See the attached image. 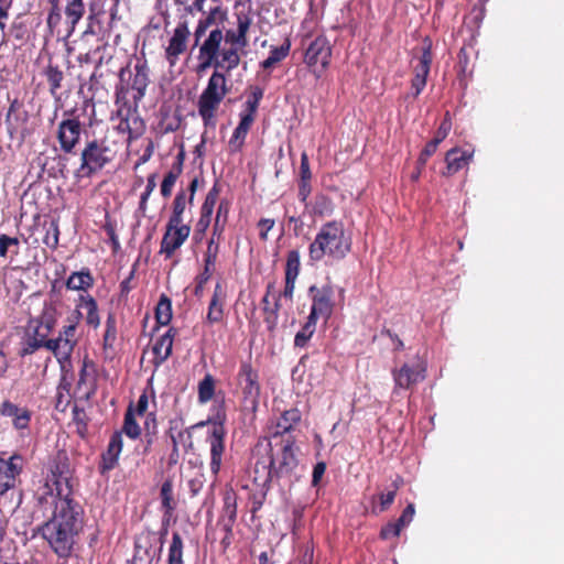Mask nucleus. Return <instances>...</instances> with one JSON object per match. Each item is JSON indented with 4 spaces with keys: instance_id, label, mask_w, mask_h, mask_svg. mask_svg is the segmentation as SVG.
<instances>
[{
    "instance_id": "39",
    "label": "nucleus",
    "mask_w": 564,
    "mask_h": 564,
    "mask_svg": "<svg viewBox=\"0 0 564 564\" xmlns=\"http://www.w3.org/2000/svg\"><path fill=\"white\" fill-rule=\"evenodd\" d=\"M315 325L316 321L310 319V317H307V322L294 338V345L296 347H304L306 345V343L315 332Z\"/></svg>"
},
{
    "instance_id": "1",
    "label": "nucleus",
    "mask_w": 564,
    "mask_h": 564,
    "mask_svg": "<svg viewBox=\"0 0 564 564\" xmlns=\"http://www.w3.org/2000/svg\"><path fill=\"white\" fill-rule=\"evenodd\" d=\"M84 528L83 509L74 500H62L56 510L37 532L47 542L52 551L62 558H68L77 544Z\"/></svg>"
},
{
    "instance_id": "18",
    "label": "nucleus",
    "mask_w": 564,
    "mask_h": 564,
    "mask_svg": "<svg viewBox=\"0 0 564 564\" xmlns=\"http://www.w3.org/2000/svg\"><path fill=\"white\" fill-rule=\"evenodd\" d=\"M0 414L12 420V425L17 430L29 427L31 421V412L26 408H20L11 401H3L0 406Z\"/></svg>"
},
{
    "instance_id": "41",
    "label": "nucleus",
    "mask_w": 564,
    "mask_h": 564,
    "mask_svg": "<svg viewBox=\"0 0 564 564\" xmlns=\"http://www.w3.org/2000/svg\"><path fill=\"white\" fill-rule=\"evenodd\" d=\"M45 75L50 84V90L54 95L57 89L61 88V83L64 77L63 72L59 70L56 66L48 65Z\"/></svg>"
},
{
    "instance_id": "4",
    "label": "nucleus",
    "mask_w": 564,
    "mask_h": 564,
    "mask_svg": "<svg viewBox=\"0 0 564 564\" xmlns=\"http://www.w3.org/2000/svg\"><path fill=\"white\" fill-rule=\"evenodd\" d=\"M113 152L97 139L86 142L80 152V165L76 171L77 177H90L113 160Z\"/></svg>"
},
{
    "instance_id": "21",
    "label": "nucleus",
    "mask_w": 564,
    "mask_h": 564,
    "mask_svg": "<svg viewBox=\"0 0 564 564\" xmlns=\"http://www.w3.org/2000/svg\"><path fill=\"white\" fill-rule=\"evenodd\" d=\"M122 446L121 433H115L110 438L107 451L102 454V471L110 470L117 465Z\"/></svg>"
},
{
    "instance_id": "29",
    "label": "nucleus",
    "mask_w": 564,
    "mask_h": 564,
    "mask_svg": "<svg viewBox=\"0 0 564 564\" xmlns=\"http://www.w3.org/2000/svg\"><path fill=\"white\" fill-rule=\"evenodd\" d=\"M162 509L165 517H171L176 509V500L173 496V481L171 478L164 480L160 490Z\"/></svg>"
},
{
    "instance_id": "44",
    "label": "nucleus",
    "mask_w": 564,
    "mask_h": 564,
    "mask_svg": "<svg viewBox=\"0 0 564 564\" xmlns=\"http://www.w3.org/2000/svg\"><path fill=\"white\" fill-rule=\"evenodd\" d=\"M116 322L112 316H109L106 321V332L104 335V343L106 347H111L116 340Z\"/></svg>"
},
{
    "instance_id": "56",
    "label": "nucleus",
    "mask_w": 564,
    "mask_h": 564,
    "mask_svg": "<svg viewBox=\"0 0 564 564\" xmlns=\"http://www.w3.org/2000/svg\"><path fill=\"white\" fill-rule=\"evenodd\" d=\"M198 59L200 61V63L197 66V73L205 72L206 69H208L212 66H214L216 68V58L210 57V56H200V54H199Z\"/></svg>"
},
{
    "instance_id": "23",
    "label": "nucleus",
    "mask_w": 564,
    "mask_h": 564,
    "mask_svg": "<svg viewBox=\"0 0 564 564\" xmlns=\"http://www.w3.org/2000/svg\"><path fill=\"white\" fill-rule=\"evenodd\" d=\"M224 40V34L220 29H214L209 32L208 36L199 47L200 56H210L216 58L220 53V44Z\"/></svg>"
},
{
    "instance_id": "5",
    "label": "nucleus",
    "mask_w": 564,
    "mask_h": 564,
    "mask_svg": "<svg viewBox=\"0 0 564 564\" xmlns=\"http://www.w3.org/2000/svg\"><path fill=\"white\" fill-rule=\"evenodd\" d=\"M253 457L256 459L253 464V481L258 486L265 488L273 477H276L272 442L265 438L259 441L254 446Z\"/></svg>"
},
{
    "instance_id": "7",
    "label": "nucleus",
    "mask_w": 564,
    "mask_h": 564,
    "mask_svg": "<svg viewBox=\"0 0 564 564\" xmlns=\"http://www.w3.org/2000/svg\"><path fill=\"white\" fill-rule=\"evenodd\" d=\"M274 446L276 448V452L273 453L276 477L290 475L299 464V449L295 447L294 438L292 436L280 438L279 442H275Z\"/></svg>"
},
{
    "instance_id": "17",
    "label": "nucleus",
    "mask_w": 564,
    "mask_h": 564,
    "mask_svg": "<svg viewBox=\"0 0 564 564\" xmlns=\"http://www.w3.org/2000/svg\"><path fill=\"white\" fill-rule=\"evenodd\" d=\"M432 59L431 44H427L423 47L422 55L419 57L417 64L414 66L413 70L412 89L414 97H417L426 85Z\"/></svg>"
},
{
    "instance_id": "59",
    "label": "nucleus",
    "mask_w": 564,
    "mask_h": 564,
    "mask_svg": "<svg viewBox=\"0 0 564 564\" xmlns=\"http://www.w3.org/2000/svg\"><path fill=\"white\" fill-rule=\"evenodd\" d=\"M148 409V397L145 394L140 395L135 409H132L134 416H143Z\"/></svg>"
},
{
    "instance_id": "35",
    "label": "nucleus",
    "mask_w": 564,
    "mask_h": 564,
    "mask_svg": "<svg viewBox=\"0 0 564 564\" xmlns=\"http://www.w3.org/2000/svg\"><path fill=\"white\" fill-rule=\"evenodd\" d=\"M186 203H187V198H186L185 192L184 191L178 192L173 202V214L170 217L169 223H171L174 226L184 225L182 216L186 208Z\"/></svg>"
},
{
    "instance_id": "55",
    "label": "nucleus",
    "mask_w": 564,
    "mask_h": 564,
    "mask_svg": "<svg viewBox=\"0 0 564 564\" xmlns=\"http://www.w3.org/2000/svg\"><path fill=\"white\" fill-rule=\"evenodd\" d=\"M253 121H254V116H252L251 112H245V113L241 115L238 128L240 130H242V131H246L248 133V131L250 130Z\"/></svg>"
},
{
    "instance_id": "27",
    "label": "nucleus",
    "mask_w": 564,
    "mask_h": 564,
    "mask_svg": "<svg viewBox=\"0 0 564 564\" xmlns=\"http://www.w3.org/2000/svg\"><path fill=\"white\" fill-rule=\"evenodd\" d=\"M172 329L162 335L153 346V354L155 355L156 364L164 362L172 352L173 335Z\"/></svg>"
},
{
    "instance_id": "14",
    "label": "nucleus",
    "mask_w": 564,
    "mask_h": 564,
    "mask_svg": "<svg viewBox=\"0 0 564 564\" xmlns=\"http://www.w3.org/2000/svg\"><path fill=\"white\" fill-rule=\"evenodd\" d=\"M424 372L425 367L421 362L413 366L404 364L401 368L393 369L394 392H397L398 389H410L413 384L422 381L425 377Z\"/></svg>"
},
{
    "instance_id": "43",
    "label": "nucleus",
    "mask_w": 564,
    "mask_h": 564,
    "mask_svg": "<svg viewBox=\"0 0 564 564\" xmlns=\"http://www.w3.org/2000/svg\"><path fill=\"white\" fill-rule=\"evenodd\" d=\"M218 197V189L216 187H213L208 194L206 195L205 202L202 206V214L205 217H210L215 207V204L217 202Z\"/></svg>"
},
{
    "instance_id": "51",
    "label": "nucleus",
    "mask_w": 564,
    "mask_h": 564,
    "mask_svg": "<svg viewBox=\"0 0 564 564\" xmlns=\"http://www.w3.org/2000/svg\"><path fill=\"white\" fill-rule=\"evenodd\" d=\"M258 226L260 228V238L262 240H267L268 239V232L274 226V220L273 219H269V218H263V219H261L259 221Z\"/></svg>"
},
{
    "instance_id": "61",
    "label": "nucleus",
    "mask_w": 564,
    "mask_h": 564,
    "mask_svg": "<svg viewBox=\"0 0 564 564\" xmlns=\"http://www.w3.org/2000/svg\"><path fill=\"white\" fill-rule=\"evenodd\" d=\"M394 498H395V490L389 491L387 494H382L380 496L381 510H386L393 502Z\"/></svg>"
},
{
    "instance_id": "48",
    "label": "nucleus",
    "mask_w": 564,
    "mask_h": 564,
    "mask_svg": "<svg viewBox=\"0 0 564 564\" xmlns=\"http://www.w3.org/2000/svg\"><path fill=\"white\" fill-rule=\"evenodd\" d=\"M300 173H301V181L308 182L311 180V170H310V163L308 158L305 152L301 155V166H300Z\"/></svg>"
},
{
    "instance_id": "20",
    "label": "nucleus",
    "mask_w": 564,
    "mask_h": 564,
    "mask_svg": "<svg viewBox=\"0 0 564 564\" xmlns=\"http://www.w3.org/2000/svg\"><path fill=\"white\" fill-rule=\"evenodd\" d=\"M473 159V153H468L466 151H462L459 148H453L446 152L445 162H446V171L443 172L444 175H453L460 171L463 167L468 165V163Z\"/></svg>"
},
{
    "instance_id": "46",
    "label": "nucleus",
    "mask_w": 564,
    "mask_h": 564,
    "mask_svg": "<svg viewBox=\"0 0 564 564\" xmlns=\"http://www.w3.org/2000/svg\"><path fill=\"white\" fill-rule=\"evenodd\" d=\"M58 235L59 231L57 225L55 223H52L46 231V236L44 237L43 242L51 248H56V246L58 245Z\"/></svg>"
},
{
    "instance_id": "12",
    "label": "nucleus",
    "mask_w": 564,
    "mask_h": 564,
    "mask_svg": "<svg viewBox=\"0 0 564 564\" xmlns=\"http://www.w3.org/2000/svg\"><path fill=\"white\" fill-rule=\"evenodd\" d=\"M310 292L314 294L312 310L308 315L310 319H327L333 312V290L329 286H324L322 289L311 286Z\"/></svg>"
},
{
    "instance_id": "2",
    "label": "nucleus",
    "mask_w": 564,
    "mask_h": 564,
    "mask_svg": "<svg viewBox=\"0 0 564 564\" xmlns=\"http://www.w3.org/2000/svg\"><path fill=\"white\" fill-rule=\"evenodd\" d=\"M351 239L346 235L343 223L328 221L318 230L315 239L310 245L308 256L311 261L318 262L325 257L340 260L350 251Z\"/></svg>"
},
{
    "instance_id": "50",
    "label": "nucleus",
    "mask_w": 564,
    "mask_h": 564,
    "mask_svg": "<svg viewBox=\"0 0 564 564\" xmlns=\"http://www.w3.org/2000/svg\"><path fill=\"white\" fill-rule=\"evenodd\" d=\"M226 42L231 43L232 45H238L239 47H245L248 45L247 37H238L237 31H227Z\"/></svg>"
},
{
    "instance_id": "10",
    "label": "nucleus",
    "mask_w": 564,
    "mask_h": 564,
    "mask_svg": "<svg viewBox=\"0 0 564 564\" xmlns=\"http://www.w3.org/2000/svg\"><path fill=\"white\" fill-rule=\"evenodd\" d=\"M35 498L37 505L43 509V511H54L56 510V505H58L62 500H73L69 498L68 492L64 494L63 488L56 489L54 482H51L48 479L39 487L35 492Z\"/></svg>"
},
{
    "instance_id": "38",
    "label": "nucleus",
    "mask_w": 564,
    "mask_h": 564,
    "mask_svg": "<svg viewBox=\"0 0 564 564\" xmlns=\"http://www.w3.org/2000/svg\"><path fill=\"white\" fill-rule=\"evenodd\" d=\"M122 431L127 436L133 440L138 438L141 434V429L138 422L135 421L134 412L132 411L131 406L128 409L126 413Z\"/></svg>"
},
{
    "instance_id": "31",
    "label": "nucleus",
    "mask_w": 564,
    "mask_h": 564,
    "mask_svg": "<svg viewBox=\"0 0 564 564\" xmlns=\"http://www.w3.org/2000/svg\"><path fill=\"white\" fill-rule=\"evenodd\" d=\"M66 19L70 24V28L74 29L79 20L85 14V4L83 0H66V6L64 9Z\"/></svg>"
},
{
    "instance_id": "25",
    "label": "nucleus",
    "mask_w": 564,
    "mask_h": 564,
    "mask_svg": "<svg viewBox=\"0 0 564 564\" xmlns=\"http://www.w3.org/2000/svg\"><path fill=\"white\" fill-rule=\"evenodd\" d=\"M301 412L296 408L284 411L278 420V431L273 435V438L276 440L280 434L292 431L294 426L301 422Z\"/></svg>"
},
{
    "instance_id": "16",
    "label": "nucleus",
    "mask_w": 564,
    "mask_h": 564,
    "mask_svg": "<svg viewBox=\"0 0 564 564\" xmlns=\"http://www.w3.org/2000/svg\"><path fill=\"white\" fill-rule=\"evenodd\" d=\"M332 50L328 41L324 36L316 37L305 52V63L311 67L321 66L325 69L330 59Z\"/></svg>"
},
{
    "instance_id": "22",
    "label": "nucleus",
    "mask_w": 564,
    "mask_h": 564,
    "mask_svg": "<svg viewBox=\"0 0 564 564\" xmlns=\"http://www.w3.org/2000/svg\"><path fill=\"white\" fill-rule=\"evenodd\" d=\"M66 460L65 455H58L51 466V477H47V479L54 482L56 489H58V487L62 488L63 485H65L67 489L69 487V470Z\"/></svg>"
},
{
    "instance_id": "9",
    "label": "nucleus",
    "mask_w": 564,
    "mask_h": 564,
    "mask_svg": "<svg viewBox=\"0 0 564 564\" xmlns=\"http://www.w3.org/2000/svg\"><path fill=\"white\" fill-rule=\"evenodd\" d=\"M82 123L77 118L62 120L58 123L57 140L62 151L72 153L79 143Z\"/></svg>"
},
{
    "instance_id": "53",
    "label": "nucleus",
    "mask_w": 564,
    "mask_h": 564,
    "mask_svg": "<svg viewBox=\"0 0 564 564\" xmlns=\"http://www.w3.org/2000/svg\"><path fill=\"white\" fill-rule=\"evenodd\" d=\"M62 14H61V8L59 7H52L48 17H47V24L50 28H55L61 22Z\"/></svg>"
},
{
    "instance_id": "28",
    "label": "nucleus",
    "mask_w": 564,
    "mask_h": 564,
    "mask_svg": "<svg viewBox=\"0 0 564 564\" xmlns=\"http://www.w3.org/2000/svg\"><path fill=\"white\" fill-rule=\"evenodd\" d=\"M78 307V314H82V311L86 313V323L97 328L100 324V318L96 301L91 296H82Z\"/></svg>"
},
{
    "instance_id": "40",
    "label": "nucleus",
    "mask_w": 564,
    "mask_h": 564,
    "mask_svg": "<svg viewBox=\"0 0 564 564\" xmlns=\"http://www.w3.org/2000/svg\"><path fill=\"white\" fill-rule=\"evenodd\" d=\"M300 265V252L297 250H291L288 253L285 278L297 279Z\"/></svg>"
},
{
    "instance_id": "58",
    "label": "nucleus",
    "mask_w": 564,
    "mask_h": 564,
    "mask_svg": "<svg viewBox=\"0 0 564 564\" xmlns=\"http://www.w3.org/2000/svg\"><path fill=\"white\" fill-rule=\"evenodd\" d=\"M326 465L325 463L321 462L317 463L313 469V479L312 484L314 486L318 485L319 480L322 479L323 475L325 474Z\"/></svg>"
},
{
    "instance_id": "26",
    "label": "nucleus",
    "mask_w": 564,
    "mask_h": 564,
    "mask_svg": "<svg viewBox=\"0 0 564 564\" xmlns=\"http://www.w3.org/2000/svg\"><path fill=\"white\" fill-rule=\"evenodd\" d=\"M240 63V56L237 48L229 47L220 51L219 56L216 57V70L224 69L226 73L235 69Z\"/></svg>"
},
{
    "instance_id": "63",
    "label": "nucleus",
    "mask_w": 564,
    "mask_h": 564,
    "mask_svg": "<svg viewBox=\"0 0 564 564\" xmlns=\"http://www.w3.org/2000/svg\"><path fill=\"white\" fill-rule=\"evenodd\" d=\"M295 281L296 279L285 278V288L283 292V296L288 299H292L294 288H295Z\"/></svg>"
},
{
    "instance_id": "54",
    "label": "nucleus",
    "mask_w": 564,
    "mask_h": 564,
    "mask_svg": "<svg viewBox=\"0 0 564 564\" xmlns=\"http://www.w3.org/2000/svg\"><path fill=\"white\" fill-rule=\"evenodd\" d=\"M155 187H156V175L155 174H151V175L148 176V182H147L145 191H144V193L141 196V202L142 203H144L149 198V196L155 189Z\"/></svg>"
},
{
    "instance_id": "11",
    "label": "nucleus",
    "mask_w": 564,
    "mask_h": 564,
    "mask_svg": "<svg viewBox=\"0 0 564 564\" xmlns=\"http://www.w3.org/2000/svg\"><path fill=\"white\" fill-rule=\"evenodd\" d=\"M189 35L191 32L186 22L178 23L174 29L173 35L165 48V57L170 66H174L177 63L180 55L186 51Z\"/></svg>"
},
{
    "instance_id": "62",
    "label": "nucleus",
    "mask_w": 564,
    "mask_h": 564,
    "mask_svg": "<svg viewBox=\"0 0 564 564\" xmlns=\"http://www.w3.org/2000/svg\"><path fill=\"white\" fill-rule=\"evenodd\" d=\"M208 24H209V20L199 21L198 25L196 26L195 33H194L195 45H197L199 43V40L205 34V32L208 28Z\"/></svg>"
},
{
    "instance_id": "60",
    "label": "nucleus",
    "mask_w": 564,
    "mask_h": 564,
    "mask_svg": "<svg viewBox=\"0 0 564 564\" xmlns=\"http://www.w3.org/2000/svg\"><path fill=\"white\" fill-rule=\"evenodd\" d=\"M436 150H437V149H435L433 145H431L430 143H427V144L425 145V148L423 149V151L421 152V155H420V158H419V164H420L421 166H423V165L426 163L427 159H429L430 156H432V155L436 152Z\"/></svg>"
},
{
    "instance_id": "24",
    "label": "nucleus",
    "mask_w": 564,
    "mask_h": 564,
    "mask_svg": "<svg viewBox=\"0 0 564 564\" xmlns=\"http://www.w3.org/2000/svg\"><path fill=\"white\" fill-rule=\"evenodd\" d=\"M224 292L219 283L216 284L213 297L209 303L207 322L210 324L219 323L224 317Z\"/></svg>"
},
{
    "instance_id": "57",
    "label": "nucleus",
    "mask_w": 564,
    "mask_h": 564,
    "mask_svg": "<svg viewBox=\"0 0 564 564\" xmlns=\"http://www.w3.org/2000/svg\"><path fill=\"white\" fill-rule=\"evenodd\" d=\"M451 129H452V122H451V120L448 118V113H447L445 119L440 124L436 135H438L442 140H444L448 135Z\"/></svg>"
},
{
    "instance_id": "3",
    "label": "nucleus",
    "mask_w": 564,
    "mask_h": 564,
    "mask_svg": "<svg viewBox=\"0 0 564 564\" xmlns=\"http://www.w3.org/2000/svg\"><path fill=\"white\" fill-rule=\"evenodd\" d=\"M228 93L229 87L225 74L215 70L198 99V112L205 123L214 118L215 111Z\"/></svg>"
},
{
    "instance_id": "30",
    "label": "nucleus",
    "mask_w": 564,
    "mask_h": 564,
    "mask_svg": "<svg viewBox=\"0 0 564 564\" xmlns=\"http://www.w3.org/2000/svg\"><path fill=\"white\" fill-rule=\"evenodd\" d=\"M182 164H183V156L182 154L178 155L177 162L173 165V167L169 171V173L163 178V182L161 184V194L163 197L167 198L172 194L173 186L175 185L177 178L180 177L182 173Z\"/></svg>"
},
{
    "instance_id": "8",
    "label": "nucleus",
    "mask_w": 564,
    "mask_h": 564,
    "mask_svg": "<svg viewBox=\"0 0 564 564\" xmlns=\"http://www.w3.org/2000/svg\"><path fill=\"white\" fill-rule=\"evenodd\" d=\"M76 326L70 324L64 327L63 333L55 339L44 341V347L53 351L57 360L63 364L69 360L75 346Z\"/></svg>"
},
{
    "instance_id": "36",
    "label": "nucleus",
    "mask_w": 564,
    "mask_h": 564,
    "mask_svg": "<svg viewBox=\"0 0 564 564\" xmlns=\"http://www.w3.org/2000/svg\"><path fill=\"white\" fill-rule=\"evenodd\" d=\"M155 317L160 325H167L172 318V304L166 295H162L156 305Z\"/></svg>"
},
{
    "instance_id": "34",
    "label": "nucleus",
    "mask_w": 564,
    "mask_h": 564,
    "mask_svg": "<svg viewBox=\"0 0 564 564\" xmlns=\"http://www.w3.org/2000/svg\"><path fill=\"white\" fill-rule=\"evenodd\" d=\"M291 44L286 40L284 44L279 47H272L269 56L261 63V67L264 69L272 68L275 64L283 61L290 52Z\"/></svg>"
},
{
    "instance_id": "52",
    "label": "nucleus",
    "mask_w": 564,
    "mask_h": 564,
    "mask_svg": "<svg viewBox=\"0 0 564 564\" xmlns=\"http://www.w3.org/2000/svg\"><path fill=\"white\" fill-rule=\"evenodd\" d=\"M414 506L412 503H410L402 512L401 517L398 519V523H400V525L403 528L404 525H406L408 523H410L413 519V516H414Z\"/></svg>"
},
{
    "instance_id": "47",
    "label": "nucleus",
    "mask_w": 564,
    "mask_h": 564,
    "mask_svg": "<svg viewBox=\"0 0 564 564\" xmlns=\"http://www.w3.org/2000/svg\"><path fill=\"white\" fill-rule=\"evenodd\" d=\"M238 23H237V33L238 37H247L248 30L251 24V20L246 14H239L238 15Z\"/></svg>"
},
{
    "instance_id": "6",
    "label": "nucleus",
    "mask_w": 564,
    "mask_h": 564,
    "mask_svg": "<svg viewBox=\"0 0 564 564\" xmlns=\"http://www.w3.org/2000/svg\"><path fill=\"white\" fill-rule=\"evenodd\" d=\"M237 389L241 394L245 406L256 411L259 404L261 388L258 372L248 361H243L240 365L237 375Z\"/></svg>"
},
{
    "instance_id": "42",
    "label": "nucleus",
    "mask_w": 564,
    "mask_h": 564,
    "mask_svg": "<svg viewBox=\"0 0 564 564\" xmlns=\"http://www.w3.org/2000/svg\"><path fill=\"white\" fill-rule=\"evenodd\" d=\"M198 394L200 402H207L213 398L214 381L212 377L207 376L203 381H200L198 387Z\"/></svg>"
},
{
    "instance_id": "37",
    "label": "nucleus",
    "mask_w": 564,
    "mask_h": 564,
    "mask_svg": "<svg viewBox=\"0 0 564 564\" xmlns=\"http://www.w3.org/2000/svg\"><path fill=\"white\" fill-rule=\"evenodd\" d=\"M167 564H183V540L176 532L172 536Z\"/></svg>"
},
{
    "instance_id": "33",
    "label": "nucleus",
    "mask_w": 564,
    "mask_h": 564,
    "mask_svg": "<svg viewBox=\"0 0 564 564\" xmlns=\"http://www.w3.org/2000/svg\"><path fill=\"white\" fill-rule=\"evenodd\" d=\"M93 278L88 271L74 272L66 281L69 290L84 291L93 285Z\"/></svg>"
},
{
    "instance_id": "13",
    "label": "nucleus",
    "mask_w": 564,
    "mask_h": 564,
    "mask_svg": "<svg viewBox=\"0 0 564 564\" xmlns=\"http://www.w3.org/2000/svg\"><path fill=\"white\" fill-rule=\"evenodd\" d=\"M22 468L23 459L19 455H13L9 459L0 458V495L14 488Z\"/></svg>"
},
{
    "instance_id": "49",
    "label": "nucleus",
    "mask_w": 564,
    "mask_h": 564,
    "mask_svg": "<svg viewBox=\"0 0 564 564\" xmlns=\"http://www.w3.org/2000/svg\"><path fill=\"white\" fill-rule=\"evenodd\" d=\"M402 527L400 523H389L381 530V538L382 539H389L391 536H398L401 532Z\"/></svg>"
},
{
    "instance_id": "45",
    "label": "nucleus",
    "mask_w": 564,
    "mask_h": 564,
    "mask_svg": "<svg viewBox=\"0 0 564 564\" xmlns=\"http://www.w3.org/2000/svg\"><path fill=\"white\" fill-rule=\"evenodd\" d=\"M247 132L240 130L238 127L235 129L232 137L229 140V148L232 152L239 151L246 139Z\"/></svg>"
},
{
    "instance_id": "64",
    "label": "nucleus",
    "mask_w": 564,
    "mask_h": 564,
    "mask_svg": "<svg viewBox=\"0 0 564 564\" xmlns=\"http://www.w3.org/2000/svg\"><path fill=\"white\" fill-rule=\"evenodd\" d=\"M217 253L215 252V249L213 248L212 251H206V258H205V265H206V272L214 267L217 258Z\"/></svg>"
},
{
    "instance_id": "32",
    "label": "nucleus",
    "mask_w": 564,
    "mask_h": 564,
    "mask_svg": "<svg viewBox=\"0 0 564 564\" xmlns=\"http://www.w3.org/2000/svg\"><path fill=\"white\" fill-rule=\"evenodd\" d=\"M132 79V89L138 91V97L142 98L149 84V69L145 64H137Z\"/></svg>"
},
{
    "instance_id": "15",
    "label": "nucleus",
    "mask_w": 564,
    "mask_h": 564,
    "mask_svg": "<svg viewBox=\"0 0 564 564\" xmlns=\"http://www.w3.org/2000/svg\"><path fill=\"white\" fill-rule=\"evenodd\" d=\"M191 227L188 225L174 226L167 223L166 231L161 242V253L171 257L188 238Z\"/></svg>"
},
{
    "instance_id": "19",
    "label": "nucleus",
    "mask_w": 564,
    "mask_h": 564,
    "mask_svg": "<svg viewBox=\"0 0 564 564\" xmlns=\"http://www.w3.org/2000/svg\"><path fill=\"white\" fill-rule=\"evenodd\" d=\"M223 429L215 426L210 436V470L214 475H217L221 466V457L224 453V440Z\"/></svg>"
}]
</instances>
